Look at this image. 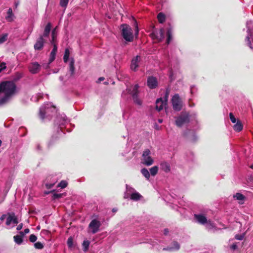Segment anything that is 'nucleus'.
Returning <instances> with one entry per match:
<instances>
[{
  "label": "nucleus",
  "instance_id": "nucleus-55",
  "mask_svg": "<svg viewBox=\"0 0 253 253\" xmlns=\"http://www.w3.org/2000/svg\"><path fill=\"white\" fill-rule=\"evenodd\" d=\"M104 80V77H100L98 78V81H97V83H100V82L103 81Z\"/></svg>",
  "mask_w": 253,
  "mask_h": 253
},
{
  "label": "nucleus",
  "instance_id": "nucleus-25",
  "mask_svg": "<svg viewBox=\"0 0 253 253\" xmlns=\"http://www.w3.org/2000/svg\"><path fill=\"white\" fill-rule=\"evenodd\" d=\"M167 43L169 44L171 40L172 37V30L171 29H168L167 31Z\"/></svg>",
  "mask_w": 253,
  "mask_h": 253
},
{
  "label": "nucleus",
  "instance_id": "nucleus-24",
  "mask_svg": "<svg viewBox=\"0 0 253 253\" xmlns=\"http://www.w3.org/2000/svg\"><path fill=\"white\" fill-rule=\"evenodd\" d=\"M10 98V97L4 94L2 98H0V106L5 104Z\"/></svg>",
  "mask_w": 253,
  "mask_h": 253
},
{
  "label": "nucleus",
  "instance_id": "nucleus-6",
  "mask_svg": "<svg viewBox=\"0 0 253 253\" xmlns=\"http://www.w3.org/2000/svg\"><path fill=\"white\" fill-rule=\"evenodd\" d=\"M138 88L139 85L135 84L132 88V90L129 92L131 95L134 102L138 105H142L141 100L138 98Z\"/></svg>",
  "mask_w": 253,
  "mask_h": 253
},
{
  "label": "nucleus",
  "instance_id": "nucleus-21",
  "mask_svg": "<svg viewBox=\"0 0 253 253\" xmlns=\"http://www.w3.org/2000/svg\"><path fill=\"white\" fill-rule=\"evenodd\" d=\"M205 225L208 230H211L215 227L214 223L211 220H208L207 222Z\"/></svg>",
  "mask_w": 253,
  "mask_h": 253
},
{
  "label": "nucleus",
  "instance_id": "nucleus-18",
  "mask_svg": "<svg viewBox=\"0 0 253 253\" xmlns=\"http://www.w3.org/2000/svg\"><path fill=\"white\" fill-rule=\"evenodd\" d=\"M234 129L237 131L240 132L243 129V125L240 121L238 120L237 123L233 126Z\"/></svg>",
  "mask_w": 253,
  "mask_h": 253
},
{
  "label": "nucleus",
  "instance_id": "nucleus-15",
  "mask_svg": "<svg viewBox=\"0 0 253 253\" xmlns=\"http://www.w3.org/2000/svg\"><path fill=\"white\" fill-rule=\"evenodd\" d=\"M51 23H48L44 28L43 34L40 36H43V38L44 37H48L51 31Z\"/></svg>",
  "mask_w": 253,
  "mask_h": 253
},
{
  "label": "nucleus",
  "instance_id": "nucleus-14",
  "mask_svg": "<svg viewBox=\"0 0 253 253\" xmlns=\"http://www.w3.org/2000/svg\"><path fill=\"white\" fill-rule=\"evenodd\" d=\"M70 54V49L68 48H66L65 50L64 57H63L64 61L65 63H67V62L70 61V63H74V61L73 60V59L72 58H71V60H70V59H69Z\"/></svg>",
  "mask_w": 253,
  "mask_h": 253
},
{
  "label": "nucleus",
  "instance_id": "nucleus-9",
  "mask_svg": "<svg viewBox=\"0 0 253 253\" xmlns=\"http://www.w3.org/2000/svg\"><path fill=\"white\" fill-rule=\"evenodd\" d=\"M158 83L156 77L150 76L148 78L147 85L150 89H154L158 86Z\"/></svg>",
  "mask_w": 253,
  "mask_h": 253
},
{
  "label": "nucleus",
  "instance_id": "nucleus-38",
  "mask_svg": "<svg viewBox=\"0 0 253 253\" xmlns=\"http://www.w3.org/2000/svg\"><path fill=\"white\" fill-rule=\"evenodd\" d=\"M140 61L141 57L139 55H137L132 59L131 63H137L138 62H140Z\"/></svg>",
  "mask_w": 253,
  "mask_h": 253
},
{
  "label": "nucleus",
  "instance_id": "nucleus-4",
  "mask_svg": "<svg viewBox=\"0 0 253 253\" xmlns=\"http://www.w3.org/2000/svg\"><path fill=\"white\" fill-rule=\"evenodd\" d=\"M189 122V114L186 112H182L177 118L175 121L176 124L178 126H182Z\"/></svg>",
  "mask_w": 253,
  "mask_h": 253
},
{
  "label": "nucleus",
  "instance_id": "nucleus-43",
  "mask_svg": "<svg viewBox=\"0 0 253 253\" xmlns=\"http://www.w3.org/2000/svg\"><path fill=\"white\" fill-rule=\"evenodd\" d=\"M229 116H230V119L231 121L233 123H235L236 122V119L235 118V117H234L233 114L232 113H230L229 114Z\"/></svg>",
  "mask_w": 253,
  "mask_h": 253
},
{
  "label": "nucleus",
  "instance_id": "nucleus-5",
  "mask_svg": "<svg viewBox=\"0 0 253 253\" xmlns=\"http://www.w3.org/2000/svg\"><path fill=\"white\" fill-rule=\"evenodd\" d=\"M169 93L168 91L167 90L165 95L164 100H163L162 98L157 99L156 101V109L159 112L163 110L164 107L166 105L168 98L169 97Z\"/></svg>",
  "mask_w": 253,
  "mask_h": 253
},
{
  "label": "nucleus",
  "instance_id": "nucleus-58",
  "mask_svg": "<svg viewBox=\"0 0 253 253\" xmlns=\"http://www.w3.org/2000/svg\"><path fill=\"white\" fill-rule=\"evenodd\" d=\"M171 103H172V105L173 106V107H174V96H173L171 97Z\"/></svg>",
  "mask_w": 253,
  "mask_h": 253
},
{
  "label": "nucleus",
  "instance_id": "nucleus-33",
  "mask_svg": "<svg viewBox=\"0 0 253 253\" xmlns=\"http://www.w3.org/2000/svg\"><path fill=\"white\" fill-rule=\"evenodd\" d=\"M7 34H3L1 37H0V44H2L4 42L7 40Z\"/></svg>",
  "mask_w": 253,
  "mask_h": 253
},
{
  "label": "nucleus",
  "instance_id": "nucleus-56",
  "mask_svg": "<svg viewBox=\"0 0 253 253\" xmlns=\"http://www.w3.org/2000/svg\"><path fill=\"white\" fill-rule=\"evenodd\" d=\"M29 232H30V230H29V229H28V228H26V229H25L24 230V234H25L29 233Z\"/></svg>",
  "mask_w": 253,
  "mask_h": 253
},
{
  "label": "nucleus",
  "instance_id": "nucleus-48",
  "mask_svg": "<svg viewBox=\"0 0 253 253\" xmlns=\"http://www.w3.org/2000/svg\"><path fill=\"white\" fill-rule=\"evenodd\" d=\"M6 64H0V73L6 68Z\"/></svg>",
  "mask_w": 253,
  "mask_h": 253
},
{
  "label": "nucleus",
  "instance_id": "nucleus-41",
  "mask_svg": "<svg viewBox=\"0 0 253 253\" xmlns=\"http://www.w3.org/2000/svg\"><path fill=\"white\" fill-rule=\"evenodd\" d=\"M139 67V64H131L130 69L133 71H136Z\"/></svg>",
  "mask_w": 253,
  "mask_h": 253
},
{
  "label": "nucleus",
  "instance_id": "nucleus-11",
  "mask_svg": "<svg viewBox=\"0 0 253 253\" xmlns=\"http://www.w3.org/2000/svg\"><path fill=\"white\" fill-rule=\"evenodd\" d=\"M44 42L45 40L43 38V36H40L34 44V49L36 50H42L43 47Z\"/></svg>",
  "mask_w": 253,
  "mask_h": 253
},
{
  "label": "nucleus",
  "instance_id": "nucleus-32",
  "mask_svg": "<svg viewBox=\"0 0 253 253\" xmlns=\"http://www.w3.org/2000/svg\"><path fill=\"white\" fill-rule=\"evenodd\" d=\"M69 70L70 73V76H73L75 74V68L74 67V64H69Z\"/></svg>",
  "mask_w": 253,
  "mask_h": 253
},
{
  "label": "nucleus",
  "instance_id": "nucleus-1",
  "mask_svg": "<svg viewBox=\"0 0 253 253\" xmlns=\"http://www.w3.org/2000/svg\"><path fill=\"white\" fill-rule=\"evenodd\" d=\"M16 85L12 81H3L0 83V93L3 92L9 97L16 93Z\"/></svg>",
  "mask_w": 253,
  "mask_h": 253
},
{
  "label": "nucleus",
  "instance_id": "nucleus-46",
  "mask_svg": "<svg viewBox=\"0 0 253 253\" xmlns=\"http://www.w3.org/2000/svg\"><path fill=\"white\" fill-rule=\"evenodd\" d=\"M54 185V184L47 183L45 184V187L47 189H51L53 186Z\"/></svg>",
  "mask_w": 253,
  "mask_h": 253
},
{
  "label": "nucleus",
  "instance_id": "nucleus-12",
  "mask_svg": "<svg viewBox=\"0 0 253 253\" xmlns=\"http://www.w3.org/2000/svg\"><path fill=\"white\" fill-rule=\"evenodd\" d=\"M51 44L53 46V48L52 49V50L50 52V56H49V63H51L54 61V60L55 58L56 53L57 52V44L54 43V44Z\"/></svg>",
  "mask_w": 253,
  "mask_h": 253
},
{
  "label": "nucleus",
  "instance_id": "nucleus-47",
  "mask_svg": "<svg viewBox=\"0 0 253 253\" xmlns=\"http://www.w3.org/2000/svg\"><path fill=\"white\" fill-rule=\"evenodd\" d=\"M196 89L195 88V86H193L191 87L190 89V92L191 94H193L194 92L196 91Z\"/></svg>",
  "mask_w": 253,
  "mask_h": 253
},
{
  "label": "nucleus",
  "instance_id": "nucleus-39",
  "mask_svg": "<svg viewBox=\"0 0 253 253\" xmlns=\"http://www.w3.org/2000/svg\"><path fill=\"white\" fill-rule=\"evenodd\" d=\"M69 0H60V5L62 7H66L68 3Z\"/></svg>",
  "mask_w": 253,
  "mask_h": 253
},
{
  "label": "nucleus",
  "instance_id": "nucleus-60",
  "mask_svg": "<svg viewBox=\"0 0 253 253\" xmlns=\"http://www.w3.org/2000/svg\"><path fill=\"white\" fill-rule=\"evenodd\" d=\"M17 75H18L17 79H20L22 76L21 74H18Z\"/></svg>",
  "mask_w": 253,
  "mask_h": 253
},
{
  "label": "nucleus",
  "instance_id": "nucleus-44",
  "mask_svg": "<svg viewBox=\"0 0 253 253\" xmlns=\"http://www.w3.org/2000/svg\"><path fill=\"white\" fill-rule=\"evenodd\" d=\"M12 222H13L14 224H17L18 223V219L16 216H15V214L13 213V217H12Z\"/></svg>",
  "mask_w": 253,
  "mask_h": 253
},
{
  "label": "nucleus",
  "instance_id": "nucleus-3",
  "mask_svg": "<svg viewBox=\"0 0 253 253\" xmlns=\"http://www.w3.org/2000/svg\"><path fill=\"white\" fill-rule=\"evenodd\" d=\"M150 155L151 151L149 149H146L143 151L141 159V163L143 165L149 166L154 163V160Z\"/></svg>",
  "mask_w": 253,
  "mask_h": 253
},
{
  "label": "nucleus",
  "instance_id": "nucleus-28",
  "mask_svg": "<svg viewBox=\"0 0 253 253\" xmlns=\"http://www.w3.org/2000/svg\"><path fill=\"white\" fill-rule=\"evenodd\" d=\"M162 169L166 172H168L170 170L169 166L167 163H163L161 165Z\"/></svg>",
  "mask_w": 253,
  "mask_h": 253
},
{
  "label": "nucleus",
  "instance_id": "nucleus-36",
  "mask_svg": "<svg viewBox=\"0 0 253 253\" xmlns=\"http://www.w3.org/2000/svg\"><path fill=\"white\" fill-rule=\"evenodd\" d=\"M68 183L65 180H62L58 185V187H61V188H65L67 187Z\"/></svg>",
  "mask_w": 253,
  "mask_h": 253
},
{
  "label": "nucleus",
  "instance_id": "nucleus-10",
  "mask_svg": "<svg viewBox=\"0 0 253 253\" xmlns=\"http://www.w3.org/2000/svg\"><path fill=\"white\" fill-rule=\"evenodd\" d=\"M194 218L197 222L202 225H205L208 221L206 216L202 213L194 214Z\"/></svg>",
  "mask_w": 253,
  "mask_h": 253
},
{
  "label": "nucleus",
  "instance_id": "nucleus-40",
  "mask_svg": "<svg viewBox=\"0 0 253 253\" xmlns=\"http://www.w3.org/2000/svg\"><path fill=\"white\" fill-rule=\"evenodd\" d=\"M37 240V237L34 234H31L29 237V240L31 242L34 243Z\"/></svg>",
  "mask_w": 253,
  "mask_h": 253
},
{
  "label": "nucleus",
  "instance_id": "nucleus-37",
  "mask_svg": "<svg viewBox=\"0 0 253 253\" xmlns=\"http://www.w3.org/2000/svg\"><path fill=\"white\" fill-rule=\"evenodd\" d=\"M34 247L37 249H42L44 246L41 242H38L34 244Z\"/></svg>",
  "mask_w": 253,
  "mask_h": 253
},
{
  "label": "nucleus",
  "instance_id": "nucleus-19",
  "mask_svg": "<svg viewBox=\"0 0 253 253\" xmlns=\"http://www.w3.org/2000/svg\"><path fill=\"white\" fill-rule=\"evenodd\" d=\"M142 197V196L138 192H135L131 194L130 199L133 201H138Z\"/></svg>",
  "mask_w": 253,
  "mask_h": 253
},
{
  "label": "nucleus",
  "instance_id": "nucleus-64",
  "mask_svg": "<svg viewBox=\"0 0 253 253\" xmlns=\"http://www.w3.org/2000/svg\"><path fill=\"white\" fill-rule=\"evenodd\" d=\"M250 168L252 169H253V164L251 166H250Z\"/></svg>",
  "mask_w": 253,
  "mask_h": 253
},
{
  "label": "nucleus",
  "instance_id": "nucleus-7",
  "mask_svg": "<svg viewBox=\"0 0 253 253\" xmlns=\"http://www.w3.org/2000/svg\"><path fill=\"white\" fill-rule=\"evenodd\" d=\"M184 106V99L178 94H175V111H180Z\"/></svg>",
  "mask_w": 253,
  "mask_h": 253
},
{
  "label": "nucleus",
  "instance_id": "nucleus-49",
  "mask_svg": "<svg viewBox=\"0 0 253 253\" xmlns=\"http://www.w3.org/2000/svg\"><path fill=\"white\" fill-rule=\"evenodd\" d=\"M246 40L248 41V45L251 47V48H252V46H251V42L250 41V38L249 37H246Z\"/></svg>",
  "mask_w": 253,
  "mask_h": 253
},
{
  "label": "nucleus",
  "instance_id": "nucleus-51",
  "mask_svg": "<svg viewBox=\"0 0 253 253\" xmlns=\"http://www.w3.org/2000/svg\"><path fill=\"white\" fill-rule=\"evenodd\" d=\"M19 234L18 235L19 237H20L22 239L23 238V237H24L25 236V234L24 233V232H22V231H20L19 232Z\"/></svg>",
  "mask_w": 253,
  "mask_h": 253
},
{
  "label": "nucleus",
  "instance_id": "nucleus-59",
  "mask_svg": "<svg viewBox=\"0 0 253 253\" xmlns=\"http://www.w3.org/2000/svg\"><path fill=\"white\" fill-rule=\"evenodd\" d=\"M168 233H169V230H168V229H165L164 230V234H165V235H167L168 234Z\"/></svg>",
  "mask_w": 253,
  "mask_h": 253
},
{
  "label": "nucleus",
  "instance_id": "nucleus-16",
  "mask_svg": "<svg viewBox=\"0 0 253 253\" xmlns=\"http://www.w3.org/2000/svg\"><path fill=\"white\" fill-rule=\"evenodd\" d=\"M233 198L239 201V203L240 204H243L245 199V197L240 193H237L233 196Z\"/></svg>",
  "mask_w": 253,
  "mask_h": 253
},
{
  "label": "nucleus",
  "instance_id": "nucleus-8",
  "mask_svg": "<svg viewBox=\"0 0 253 253\" xmlns=\"http://www.w3.org/2000/svg\"><path fill=\"white\" fill-rule=\"evenodd\" d=\"M101 225L100 222L97 219H93L90 222L89 224V228L91 230V233L92 234H95L97 233L99 231V228Z\"/></svg>",
  "mask_w": 253,
  "mask_h": 253
},
{
  "label": "nucleus",
  "instance_id": "nucleus-52",
  "mask_svg": "<svg viewBox=\"0 0 253 253\" xmlns=\"http://www.w3.org/2000/svg\"><path fill=\"white\" fill-rule=\"evenodd\" d=\"M237 248V246L234 244L231 246V249L233 250H235Z\"/></svg>",
  "mask_w": 253,
  "mask_h": 253
},
{
  "label": "nucleus",
  "instance_id": "nucleus-13",
  "mask_svg": "<svg viewBox=\"0 0 253 253\" xmlns=\"http://www.w3.org/2000/svg\"><path fill=\"white\" fill-rule=\"evenodd\" d=\"M41 69L40 64H29L28 69L32 74H36L39 72Z\"/></svg>",
  "mask_w": 253,
  "mask_h": 253
},
{
  "label": "nucleus",
  "instance_id": "nucleus-29",
  "mask_svg": "<svg viewBox=\"0 0 253 253\" xmlns=\"http://www.w3.org/2000/svg\"><path fill=\"white\" fill-rule=\"evenodd\" d=\"M158 171V167L154 166L150 169V172L152 176H155L157 174Z\"/></svg>",
  "mask_w": 253,
  "mask_h": 253
},
{
  "label": "nucleus",
  "instance_id": "nucleus-50",
  "mask_svg": "<svg viewBox=\"0 0 253 253\" xmlns=\"http://www.w3.org/2000/svg\"><path fill=\"white\" fill-rule=\"evenodd\" d=\"M23 223H20V224H19L17 226V228H16L17 230H18V231H19V230H20L22 228V227H23Z\"/></svg>",
  "mask_w": 253,
  "mask_h": 253
},
{
  "label": "nucleus",
  "instance_id": "nucleus-26",
  "mask_svg": "<svg viewBox=\"0 0 253 253\" xmlns=\"http://www.w3.org/2000/svg\"><path fill=\"white\" fill-rule=\"evenodd\" d=\"M13 16V14L12 13V10L11 8H9L7 12V16L6 17V19L8 21H11L12 20V17Z\"/></svg>",
  "mask_w": 253,
  "mask_h": 253
},
{
  "label": "nucleus",
  "instance_id": "nucleus-54",
  "mask_svg": "<svg viewBox=\"0 0 253 253\" xmlns=\"http://www.w3.org/2000/svg\"><path fill=\"white\" fill-rule=\"evenodd\" d=\"M6 214H2L0 218V219L1 221H3L4 220V219L6 218Z\"/></svg>",
  "mask_w": 253,
  "mask_h": 253
},
{
  "label": "nucleus",
  "instance_id": "nucleus-31",
  "mask_svg": "<svg viewBox=\"0 0 253 253\" xmlns=\"http://www.w3.org/2000/svg\"><path fill=\"white\" fill-rule=\"evenodd\" d=\"M157 18L159 21L161 23H163L165 20V16L162 13H159Z\"/></svg>",
  "mask_w": 253,
  "mask_h": 253
},
{
  "label": "nucleus",
  "instance_id": "nucleus-53",
  "mask_svg": "<svg viewBox=\"0 0 253 253\" xmlns=\"http://www.w3.org/2000/svg\"><path fill=\"white\" fill-rule=\"evenodd\" d=\"M179 248H180L179 245L178 243L175 242V250H178L179 249Z\"/></svg>",
  "mask_w": 253,
  "mask_h": 253
},
{
  "label": "nucleus",
  "instance_id": "nucleus-63",
  "mask_svg": "<svg viewBox=\"0 0 253 253\" xmlns=\"http://www.w3.org/2000/svg\"><path fill=\"white\" fill-rule=\"evenodd\" d=\"M159 122L160 123H162V120L159 119Z\"/></svg>",
  "mask_w": 253,
  "mask_h": 253
},
{
  "label": "nucleus",
  "instance_id": "nucleus-30",
  "mask_svg": "<svg viewBox=\"0 0 253 253\" xmlns=\"http://www.w3.org/2000/svg\"><path fill=\"white\" fill-rule=\"evenodd\" d=\"M13 213H9L8 214V216L6 218V225H9L12 221L13 217Z\"/></svg>",
  "mask_w": 253,
  "mask_h": 253
},
{
  "label": "nucleus",
  "instance_id": "nucleus-17",
  "mask_svg": "<svg viewBox=\"0 0 253 253\" xmlns=\"http://www.w3.org/2000/svg\"><path fill=\"white\" fill-rule=\"evenodd\" d=\"M57 27H55L52 31V39L51 41V44H57L56 43V38H57Z\"/></svg>",
  "mask_w": 253,
  "mask_h": 253
},
{
  "label": "nucleus",
  "instance_id": "nucleus-42",
  "mask_svg": "<svg viewBox=\"0 0 253 253\" xmlns=\"http://www.w3.org/2000/svg\"><path fill=\"white\" fill-rule=\"evenodd\" d=\"M63 196V194H57V193H55L53 194V196H52V198L53 200H55V199H59L60 198H61Z\"/></svg>",
  "mask_w": 253,
  "mask_h": 253
},
{
  "label": "nucleus",
  "instance_id": "nucleus-20",
  "mask_svg": "<svg viewBox=\"0 0 253 253\" xmlns=\"http://www.w3.org/2000/svg\"><path fill=\"white\" fill-rule=\"evenodd\" d=\"M164 33L165 31L163 29H161L157 33L156 36V39L159 41H161L162 39L164 38Z\"/></svg>",
  "mask_w": 253,
  "mask_h": 253
},
{
  "label": "nucleus",
  "instance_id": "nucleus-27",
  "mask_svg": "<svg viewBox=\"0 0 253 253\" xmlns=\"http://www.w3.org/2000/svg\"><path fill=\"white\" fill-rule=\"evenodd\" d=\"M13 239L14 242L18 245H21L23 241V239H22L18 235H15L13 237Z\"/></svg>",
  "mask_w": 253,
  "mask_h": 253
},
{
  "label": "nucleus",
  "instance_id": "nucleus-2",
  "mask_svg": "<svg viewBox=\"0 0 253 253\" xmlns=\"http://www.w3.org/2000/svg\"><path fill=\"white\" fill-rule=\"evenodd\" d=\"M122 35L127 42H131L133 40V35L131 28L126 24L121 25Z\"/></svg>",
  "mask_w": 253,
  "mask_h": 253
},
{
  "label": "nucleus",
  "instance_id": "nucleus-34",
  "mask_svg": "<svg viewBox=\"0 0 253 253\" xmlns=\"http://www.w3.org/2000/svg\"><path fill=\"white\" fill-rule=\"evenodd\" d=\"M67 244L69 248H72L73 247V238L72 237H70L68 239Z\"/></svg>",
  "mask_w": 253,
  "mask_h": 253
},
{
  "label": "nucleus",
  "instance_id": "nucleus-23",
  "mask_svg": "<svg viewBox=\"0 0 253 253\" xmlns=\"http://www.w3.org/2000/svg\"><path fill=\"white\" fill-rule=\"evenodd\" d=\"M45 114L46 112L45 109L43 108H41L39 110V116L42 121L45 118Z\"/></svg>",
  "mask_w": 253,
  "mask_h": 253
},
{
  "label": "nucleus",
  "instance_id": "nucleus-22",
  "mask_svg": "<svg viewBox=\"0 0 253 253\" xmlns=\"http://www.w3.org/2000/svg\"><path fill=\"white\" fill-rule=\"evenodd\" d=\"M141 172L147 180L149 179L150 176V173L147 169L143 168V169H141Z\"/></svg>",
  "mask_w": 253,
  "mask_h": 253
},
{
  "label": "nucleus",
  "instance_id": "nucleus-57",
  "mask_svg": "<svg viewBox=\"0 0 253 253\" xmlns=\"http://www.w3.org/2000/svg\"><path fill=\"white\" fill-rule=\"evenodd\" d=\"M139 30L137 25H136L135 26V34L137 35L138 34Z\"/></svg>",
  "mask_w": 253,
  "mask_h": 253
},
{
  "label": "nucleus",
  "instance_id": "nucleus-35",
  "mask_svg": "<svg viewBox=\"0 0 253 253\" xmlns=\"http://www.w3.org/2000/svg\"><path fill=\"white\" fill-rule=\"evenodd\" d=\"M89 242L87 240L84 241L83 243V246L84 248V251H86L89 247Z\"/></svg>",
  "mask_w": 253,
  "mask_h": 253
},
{
  "label": "nucleus",
  "instance_id": "nucleus-62",
  "mask_svg": "<svg viewBox=\"0 0 253 253\" xmlns=\"http://www.w3.org/2000/svg\"><path fill=\"white\" fill-rule=\"evenodd\" d=\"M51 191H50V192H45V193H45V194H48L49 193H51Z\"/></svg>",
  "mask_w": 253,
  "mask_h": 253
},
{
  "label": "nucleus",
  "instance_id": "nucleus-61",
  "mask_svg": "<svg viewBox=\"0 0 253 253\" xmlns=\"http://www.w3.org/2000/svg\"><path fill=\"white\" fill-rule=\"evenodd\" d=\"M112 212H116L117 211V209H116V208H113L112 210Z\"/></svg>",
  "mask_w": 253,
  "mask_h": 253
},
{
  "label": "nucleus",
  "instance_id": "nucleus-45",
  "mask_svg": "<svg viewBox=\"0 0 253 253\" xmlns=\"http://www.w3.org/2000/svg\"><path fill=\"white\" fill-rule=\"evenodd\" d=\"M235 239L238 240H242L244 238L243 235H236L235 237Z\"/></svg>",
  "mask_w": 253,
  "mask_h": 253
}]
</instances>
